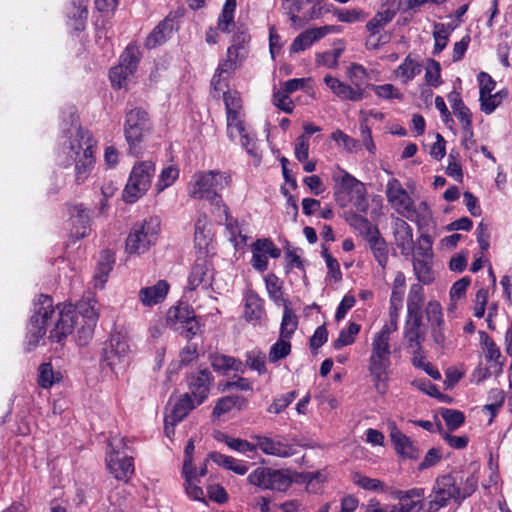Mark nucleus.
<instances>
[{
  "label": "nucleus",
  "instance_id": "nucleus-14",
  "mask_svg": "<svg viewBox=\"0 0 512 512\" xmlns=\"http://www.w3.org/2000/svg\"><path fill=\"white\" fill-rule=\"evenodd\" d=\"M214 279L213 269L210 262L206 259H199L193 265L189 278L188 287L190 290L202 288L209 289Z\"/></svg>",
  "mask_w": 512,
  "mask_h": 512
},
{
  "label": "nucleus",
  "instance_id": "nucleus-11",
  "mask_svg": "<svg viewBox=\"0 0 512 512\" xmlns=\"http://www.w3.org/2000/svg\"><path fill=\"white\" fill-rule=\"evenodd\" d=\"M386 197L388 202L400 215L407 219L413 218L415 213L413 200L397 179L393 178L388 181L386 186Z\"/></svg>",
  "mask_w": 512,
  "mask_h": 512
},
{
  "label": "nucleus",
  "instance_id": "nucleus-49",
  "mask_svg": "<svg viewBox=\"0 0 512 512\" xmlns=\"http://www.w3.org/2000/svg\"><path fill=\"white\" fill-rule=\"evenodd\" d=\"M433 36L435 40L434 54H439L446 46L449 40V28L443 23H435Z\"/></svg>",
  "mask_w": 512,
  "mask_h": 512
},
{
  "label": "nucleus",
  "instance_id": "nucleus-43",
  "mask_svg": "<svg viewBox=\"0 0 512 512\" xmlns=\"http://www.w3.org/2000/svg\"><path fill=\"white\" fill-rule=\"evenodd\" d=\"M217 439L221 442H224L230 449L241 453L255 452L257 449V446H255V444H252L247 440L233 438L226 434H220V436L217 437Z\"/></svg>",
  "mask_w": 512,
  "mask_h": 512
},
{
  "label": "nucleus",
  "instance_id": "nucleus-12",
  "mask_svg": "<svg viewBox=\"0 0 512 512\" xmlns=\"http://www.w3.org/2000/svg\"><path fill=\"white\" fill-rule=\"evenodd\" d=\"M227 129L231 139L239 136L241 145L246 149L247 153L258 160L261 159L255 137L246 132L240 113L227 115Z\"/></svg>",
  "mask_w": 512,
  "mask_h": 512
},
{
  "label": "nucleus",
  "instance_id": "nucleus-28",
  "mask_svg": "<svg viewBox=\"0 0 512 512\" xmlns=\"http://www.w3.org/2000/svg\"><path fill=\"white\" fill-rule=\"evenodd\" d=\"M425 296L421 284L411 285L407 297V312L410 318H422Z\"/></svg>",
  "mask_w": 512,
  "mask_h": 512
},
{
  "label": "nucleus",
  "instance_id": "nucleus-17",
  "mask_svg": "<svg viewBox=\"0 0 512 512\" xmlns=\"http://www.w3.org/2000/svg\"><path fill=\"white\" fill-rule=\"evenodd\" d=\"M255 446L264 454L280 458H288L295 454L294 447L280 439H273L265 436H255Z\"/></svg>",
  "mask_w": 512,
  "mask_h": 512
},
{
  "label": "nucleus",
  "instance_id": "nucleus-41",
  "mask_svg": "<svg viewBox=\"0 0 512 512\" xmlns=\"http://www.w3.org/2000/svg\"><path fill=\"white\" fill-rule=\"evenodd\" d=\"M185 478V491L186 494L193 500L204 501V491L197 485V473L196 470L190 471V473H182Z\"/></svg>",
  "mask_w": 512,
  "mask_h": 512
},
{
  "label": "nucleus",
  "instance_id": "nucleus-61",
  "mask_svg": "<svg viewBox=\"0 0 512 512\" xmlns=\"http://www.w3.org/2000/svg\"><path fill=\"white\" fill-rule=\"evenodd\" d=\"M296 396L297 393L295 391H290L276 398L273 401V403L269 406L268 412L275 414L281 413L288 405H290L294 401Z\"/></svg>",
  "mask_w": 512,
  "mask_h": 512
},
{
  "label": "nucleus",
  "instance_id": "nucleus-64",
  "mask_svg": "<svg viewBox=\"0 0 512 512\" xmlns=\"http://www.w3.org/2000/svg\"><path fill=\"white\" fill-rule=\"evenodd\" d=\"M373 90L375 94L384 99H399L402 100L404 98L403 94L392 84H383L373 86Z\"/></svg>",
  "mask_w": 512,
  "mask_h": 512
},
{
  "label": "nucleus",
  "instance_id": "nucleus-15",
  "mask_svg": "<svg viewBox=\"0 0 512 512\" xmlns=\"http://www.w3.org/2000/svg\"><path fill=\"white\" fill-rule=\"evenodd\" d=\"M333 179L336 182L335 195L339 197L342 194H354L358 199L364 200L366 189L359 180L350 175L348 172L339 169L334 173Z\"/></svg>",
  "mask_w": 512,
  "mask_h": 512
},
{
  "label": "nucleus",
  "instance_id": "nucleus-9",
  "mask_svg": "<svg viewBox=\"0 0 512 512\" xmlns=\"http://www.w3.org/2000/svg\"><path fill=\"white\" fill-rule=\"evenodd\" d=\"M130 352L126 334L115 331L103 348V361L113 371L124 369L128 364Z\"/></svg>",
  "mask_w": 512,
  "mask_h": 512
},
{
  "label": "nucleus",
  "instance_id": "nucleus-46",
  "mask_svg": "<svg viewBox=\"0 0 512 512\" xmlns=\"http://www.w3.org/2000/svg\"><path fill=\"white\" fill-rule=\"evenodd\" d=\"M298 320L292 309L285 305L284 315L281 323V337L290 338L297 329Z\"/></svg>",
  "mask_w": 512,
  "mask_h": 512
},
{
  "label": "nucleus",
  "instance_id": "nucleus-13",
  "mask_svg": "<svg viewBox=\"0 0 512 512\" xmlns=\"http://www.w3.org/2000/svg\"><path fill=\"white\" fill-rule=\"evenodd\" d=\"M94 140L88 130L81 127L75 128L71 133L66 153L72 160L81 159L84 154L93 155Z\"/></svg>",
  "mask_w": 512,
  "mask_h": 512
},
{
  "label": "nucleus",
  "instance_id": "nucleus-25",
  "mask_svg": "<svg viewBox=\"0 0 512 512\" xmlns=\"http://www.w3.org/2000/svg\"><path fill=\"white\" fill-rule=\"evenodd\" d=\"M365 240L379 266L384 270L388 263V247L385 239L381 236L379 230L372 231Z\"/></svg>",
  "mask_w": 512,
  "mask_h": 512
},
{
  "label": "nucleus",
  "instance_id": "nucleus-26",
  "mask_svg": "<svg viewBox=\"0 0 512 512\" xmlns=\"http://www.w3.org/2000/svg\"><path fill=\"white\" fill-rule=\"evenodd\" d=\"M173 29L174 21L169 17H166L147 36L145 46L149 49H152L164 43L171 36Z\"/></svg>",
  "mask_w": 512,
  "mask_h": 512
},
{
  "label": "nucleus",
  "instance_id": "nucleus-44",
  "mask_svg": "<svg viewBox=\"0 0 512 512\" xmlns=\"http://www.w3.org/2000/svg\"><path fill=\"white\" fill-rule=\"evenodd\" d=\"M395 16V12L389 9L378 12L367 22L366 28L372 34H377L380 29L387 25Z\"/></svg>",
  "mask_w": 512,
  "mask_h": 512
},
{
  "label": "nucleus",
  "instance_id": "nucleus-10",
  "mask_svg": "<svg viewBox=\"0 0 512 512\" xmlns=\"http://www.w3.org/2000/svg\"><path fill=\"white\" fill-rule=\"evenodd\" d=\"M149 129L148 114L140 109L130 110L126 115L125 137L130 149H136Z\"/></svg>",
  "mask_w": 512,
  "mask_h": 512
},
{
  "label": "nucleus",
  "instance_id": "nucleus-38",
  "mask_svg": "<svg viewBox=\"0 0 512 512\" xmlns=\"http://www.w3.org/2000/svg\"><path fill=\"white\" fill-rule=\"evenodd\" d=\"M413 270L419 282L422 284H430L434 281V273L431 267V260L414 258Z\"/></svg>",
  "mask_w": 512,
  "mask_h": 512
},
{
  "label": "nucleus",
  "instance_id": "nucleus-31",
  "mask_svg": "<svg viewBox=\"0 0 512 512\" xmlns=\"http://www.w3.org/2000/svg\"><path fill=\"white\" fill-rule=\"evenodd\" d=\"M115 262L113 254L105 250L100 255L96 272L94 274L95 287L102 289L107 281V277L113 268Z\"/></svg>",
  "mask_w": 512,
  "mask_h": 512
},
{
  "label": "nucleus",
  "instance_id": "nucleus-51",
  "mask_svg": "<svg viewBox=\"0 0 512 512\" xmlns=\"http://www.w3.org/2000/svg\"><path fill=\"white\" fill-rule=\"evenodd\" d=\"M432 238L428 234H422L418 241L415 249V258L432 260L433 252H432Z\"/></svg>",
  "mask_w": 512,
  "mask_h": 512
},
{
  "label": "nucleus",
  "instance_id": "nucleus-40",
  "mask_svg": "<svg viewBox=\"0 0 512 512\" xmlns=\"http://www.w3.org/2000/svg\"><path fill=\"white\" fill-rule=\"evenodd\" d=\"M235 8L236 0H226L218 19V29L222 32H230V27L234 25Z\"/></svg>",
  "mask_w": 512,
  "mask_h": 512
},
{
  "label": "nucleus",
  "instance_id": "nucleus-27",
  "mask_svg": "<svg viewBox=\"0 0 512 512\" xmlns=\"http://www.w3.org/2000/svg\"><path fill=\"white\" fill-rule=\"evenodd\" d=\"M451 108L454 115L461 122L462 128L469 136L473 135L470 110L464 105L458 93H451L449 96Z\"/></svg>",
  "mask_w": 512,
  "mask_h": 512
},
{
  "label": "nucleus",
  "instance_id": "nucleus-62",
  "mask_svg": "<svg viewBox=\"0 0 512 512\" xmlns=\"http://www.w3.org/2000/svg\"><path fill=\"white\" fill-rule=\"evenodd\" d=\"M341 53V49H334L318 54L316 56V63L327 68H335L338 65V59Z\"/></svg>",
  "mask_w": 512,
  "mask_h": 512
},
{
  "label": "nucleus",
  "instance_id": "nucleus-63",
  "mask_svg": "<svg viewBox=\"0 0 512 512\" xmlns=\"http://www.w3.org/2000/svg\"><path fill=\"white\" fill-rule=\"evenodd\" d=\"M405 284H406V278L403 272H398L395 276V279L393 281V287H392V293H391V300L396 303V305L399 304V302L403 301V295L405 291Z\"/></svg>",
  "mask_w": 512,
  "mask_h": 512
},
{
  "label": "nucleus",
  "instance_id": "nucleus-6",
  "mask_svg": "<svg viewBox=\"0 0 512 512\" xmlns=\"http://www.w3.org/2000/svg\"><path fill=\"white\" fill-rule=\"evenodd\" d=\"M155 165L151 161H142L134 165L123 191V200L134 203L142 197L151 185Z\"/></svg>",
  "mask_w": 512,
  "mask_h": 512
},
{
  "label": "nucleus",
  "instance_id": "nucleus-24",
  "mask_svg": "<svg viewBox=\"0 0 512 512\" xmlns=\"http://www.w3.org/2000/svg\"><path fill=\"white\" fill-rule=\"evenodd\" d=\"M244 301V319L253 325L259 324L265 315L263 300L254 291L247 290Z\"/></svg>",
  "mask_w": 512,
  "mask_h": 512
},
{
  "label": "nucleus",
  "instance_id": "nucleus-18",
  "mask_svg": "<svg viewBox=\"0 0 512 512\" xmlns=\"http://www.w3.org/2000/svg\"><path fill=\"white\" fill-rule=\"evenodd\" d=\"M390 431V438L394 444L395 450L398 454L407 458H418L420 451L414 442L403 434L394 422L388 424Z\"/></svg>",
  "mask_w": 512,
  "mask_h": 512
},
{
  "label": "nucleus",
  "instance_id": "nucleus-21",
  "mask_svg": "<svg viewBox=\"0 0 512 512\" xmlns=\"http://www.w3.org/2000/svg\"><path fill=\"white\" fill-rule=\"evenodd\" d=\"M399 504L395 507L402 512H420L424 507V489L413 488L397 493Z\"/></svg>",
  "mask_w": 512,
  "mask_h": 512
},
{
  "label": "nucleus",
  "instance_id": "nucleus-7",
  "mask_svg": "<svg viewBox=\"0 0 512 512\" xmlns=\"http://www.w3.org/2000/svg\"><path fill=\"white\" fill-rule=\"evenodd\" d=\"M109 451L106 456V465L115 479L128 482L134 473L133 458L124 454L126 447L124 439L112 438L109 440Z\"/></svg>",
  "mask_w": 512,
  "mask_h": 512
},
{
  "label": "nucleus",
  "instance_id": "nucleus-56",
  "mask_svg": "<svg viewBox=\"0 0 512 512\" xmlns=\"http://www.w3.org/2000/svg\"><path fill=\"white\" fill-rule=\"evenodd\" d=\"M291 352V345L288 341H285L282 337L275 344L272 345L269 351V361L277 362L288 356Z\"/></svg>",
  "mask_w": 512,
  "mask_h": 512
},
{
  "label": "nucleus",
  "instance_id": "nucleus-48",
  "mask_svg": "<svg viewBox=\"0 0 512 512\" xmlns=\"http://www.w3.org/2000/svg\"><path fill=\"white\" fill-rule=\"evenodd\" d=\"M134 72L119 64L110 70V80L114 87L120 89L126 86L127 80Z\"/></svg>",
  "mask_w": 512,
  "mask_h": 512
},
{
  "label": "nucleus",
  "instance_id": "nucleus-45",
  "mask_svg": "<svg viewBox=\"0 0 512 512\" xmlns=\"http://www.w3.org/2000/svg\"><path fill=\"white\" fill-rule=\"evenodd\" d=\"M360 332V325L351 322L347 329H343L339 333V337L335 340L333 346L335 349H340L354 343L356 335Z\"/></svg>",
  "mask_w": 512,
  "mask_h": 512
},
{
  "label": "nucleus",
  "instance_id": "nucleus-52",
  "mask_svg": "<svg viewBox=\"0 0 512 512\" xmlns=\"http://www.w3.org/2000/svg\"><path fill=\"white\" fill-rule=\"evenodd\" d=\"M97 302L88 300V301H81L78 306V312L81 314V316L86 319V324H94L96 323L98 319V309H97Z\"/></svg>",
  "mask_w": 512,
  "mask_h": 512
},
{
  "label": "nucleus",
  "instance_id": "nucleus-4",
  "mask_svg": "<svg viewBox=\"0 0 512 512\" xmlns=\"http://www.w3.org/2000/svg\"><path fill=\"white\" fill-rule=\"evenodd\" d=\"M371 354L368 359V371L380 393L386 390L388 371L391 365L390 341L374 336L371 344Z\"/></svg>",
  "mask_w": 512,
  "mask_h": 512
},
{
  "label": "nucleus",
  "instance_id": "nucleus-57",
  "mask_svg": "<svg viewBox=\"0 0 512 512\" xmlns=\"http://www.w3.org/2000/svg\"><path fill=\"white\" fill-rule=\"evenodd\" d=\"M179 170L174 166H168L164 168L159 176V180L156 184L158 191H162L165 188L169 187L173 184V182L178 178Z\"/></svg>",
  "mask_w": 512,
  "mask_h": 512
},
{
  "label": "nucleus",
  "instance_id": "nucleus-33",
  "mask_svg": "<svg viewBox=\"0 0 512 512\" xmlns=\"http://www.w3.org/2000/svg\"><path fill=\"white\" fill-rule=\"evenodd\" d=\"M208 459L212 460L215 464L231 470L238 475H244L248 471V467L242 462L231 456L223 455L219 452H211L208 454Z\"/></svg>",
  "mask_w": 512,
  "mask_h": 512
},
{
  "label": "nucleus",
  "instance_id": "nucleus-35",
  "mask_svg": "<svg viewBox=\"0 0 512 512\" xmlns=\"http://www.w3.org/2000/svg\"><path fill=\"white\" fill-rule=\"evenodd\" d=\"M194 318L195 313L188 305L179 304L169 309L167 320L174 329L180 330L184 323Z\"/></svg>",
  "mask_w": 512,
  "mask_h": 512
},
{
  "label": "nucleus",
  "instance_id": "nucleus-47",
  "mask_svg": "<svg viewBox=\"0 0 512 512\" xmlns=\"http://www.w3.org/2000/svg\"><path fill=\"white\" fill-rule=\"evenodd\" d=\"M440 414L450 431H454L459 428L465 420L464 414L459 410L441 408Z\"/></svg>",
  "mask_w": 512,
  "mask_h": 512
},
{
  "label": "nucleus",
  "instance_id": "nucleus-50",
  "mask_svg": "<svg viewBox=\"0 0 512 512\" xmlns=\"http://www.w3.org/2000/svg\"><path fill=\"white\" fill-rule=\"evenodd\" d=\"M352 480L354 482V484H356L357 486L365 489V490H369V491H377V490H381V491H384L385 490V484L378 480V479H374V478H369L365 475H362L361 473H354L352 475Z\"/></svg>",
  "mask_w": 512,
  "mask_h": 512
},
{
  "label": "nucleus",
  "instance_id": "nucleus-37",
  "mask_svg": "<svg viewBox=\"0 0 512 512\" xmlns=\"http://www.w3.org/2000/svg\"><path fill=\"white\" fill-rule=\"evenodd\" d=\"M245 58L244 52H234V48H228L227 58L221 61L217 67L219 74H224L227 78L237 69L241 61Z\"/></svg>",
  "mask_w": 512,
  "mask_h": 512
},
{
  "label": "nucleus",
  "instance_id": "nucleus-30",
  "mask_svg": "<svg viewBox=\"0 0 512 512\" xmlns=\"http://www.w3.org/2000/svg\"><path fill=\"white\" fill-rule=\"evenodd\" d=\"M196 401L191 398L189 393H185L182 395L174 404L171 413L169 414L171 420V425L175 426L178 422L182 421L191 410H193L196 406Z\"/></svg>",
  "mask_w": 512,
  "mask_h": 512
},
{
  "label": "nucleus",
  "instance_id": "nucleus-32",
  "mask_svg": "<svg viewBox=\"0 0 512 512\" xmlns=\"http://www.w3.org/2000/svg\"><path fill=\"white\" fill-rule=\"evenodd\" d=\"M422 71V65L410 55L394 71L396 77L400 78L402 83L407 84Z\"/></svg>",
  "mask_w": 512,
  "mask_h": 512
},
{
  "label": "nucleus",
  "instance_id": "nucleus-42",
  "mask_svg": "<svg viewBox=\"0 0 512 512\" xmlns=\"http://www.w3.org/2000/svg\"><path fill=\"white\" fill-rule=\"evenodd\" d=\"M347 222L350 226L358 230L364 238H367L369 235L372 234V231L378 230V228L373 225L367 218L351 213L346 218Z\"/></svg>",
  "mask_w": 512,
  "mask_h": 512
},
{
  "label": "nucleus",
  "instance_id": "nucleus-58",
  "mask_svg": "<svg viewBox=\"0 0 512 512\" xmlns=\"http://www.w3.org/2000/svg\"><path fill=\"white\" fill-rule=\"evenodd\" d=\"M223 98L227 115L241 113L242 101L237 92H224Z\"/></svg>",
  "mask_w": 512,
  "mask_h": 512
},
{
  "label": "nucleus",
  "instance_id": "nucleus-34",
  "mask_svg": "<svg viewBox=\"0 0 512 512\" xmlns=\"http://www.w3.org/2000/svg\"><path fill=\"white\" fill-rule=\"evenodd\" d=\"M209 223L205 215H200L195 223L194 242L195 247L200 251H206L211 242Z\"/></svg>",
  "mask_w": 512,
  "mask_h": 512
},
{
  "label": "nucleus",
  "instance_id": "nucleus-2",
  "mask_svg": "<svg viewBox=\"0 0 512 512\" xmlns=\"http://www.w3.org/2000/svg\"><path fill=\"white\" fill-rule=\"evenodd\" d=\"M477 483L478 480L474 475H470L466 479L456 472L439 476L430 494L428 512H437L451 501L460 504L474 493Z\"/></svg>",
  "mask_w": 512,
  "mask_h": 512
},
{
  "label": "nucleus",
  "instance_id": "nucleus-22",
  "mask_svg": "<svg viewBox=\"0 0 512 512\" xmlns=\"http://www.w3.org/2000/svg\"><path fill=\"white\" fill-rule=\"evenodd\" d=\"M324 82L342 100L360 101L363 99L364 92L359 86L352 87L330 75L324 78Z\"/></svg>",
  "mask_w": 512,
  "mask_h": 512
},
{
  "label": "nucleus",
  "instance_id": "nucleus-16",
  "mask_svg": "<svg viewBox=\"0 0 512 512\" xmlns=\"http://www.w3.org/2000/svg\"><path fill=\"white\" fill-rule=\"evenodd\" d=\"M212 383L213 377L208 369H202L189 378V394L196 404H201L208 397Z\"/></svg>",
  "mask_w": 512,
  "mask_h": 512
},
{
  "label": "nucleus",
  "instance_id": "nucleus-55",
  "mask_svg": "<svg viewBox=\"0 0 512 512\" xmlns=\"http://www.w3.org/2000/svg\"><path fill=\"white\" fill-rule=\"evenodd\" d=\"M273 104L280 110L285 113H292L294 109V103L290 99V94H288L282 87H280L273 94Z\"/></svg>",
  "mask_w": 512,
  "mask_h": 512
},
{
  "label": "nucleus",
  "instance_id": "nucleus-54",
  "mask_svg": "<svg viewBox=\"0 0 512 512\" xmlns=\"http://www.w3.org/2000/svg\"><path fill=\"white\" fill-rule=\"evenodd\" d=\"M413 320L411 326L405 332V338L411 349H421L420 345V326L422 318H411Z\"/></svg>",
  "mask_w": 512,
  "mask_h": 512
},
{
  "label": "nucleus",
  "instance_id": "nucleus-59",
  "mask_svg": "<svg viewBox=\"0 0 512 512\" xmlns=\"http://www.w3.org/2000/svg\"><path fill=\"white\" fill-rule=\"evenodd\" d=\"M323 257L328 268L327 277L330 280H333L334 282H339L342 279V273L337 259H335L331 254H329L326 248H324L323 250Z\"/></svg>",
  "mask_w": 512,
  "mask_h": 512
},
{
  "label": "nucleus",
  "instance_id": "nucleus-36",
  "mask_svg": "<svg viewBox=\"0 0 512 512\" xmlns=\"http://www.w3.org/2000/svg\"><path fill=\"white\" fill-rule=\"evenodd\" d=\"M246 405L245 398L238 395H230L220 398L212 411L214 417L219 418L221 415L229 412L233 407H237L239 410L243 409Z\"/></svg>",
  "mask_w": 512,
  "mask_h": 512
},
{
  "label": "nucleus",
  "instance_id": "nucleus-3",
  "mask_svg": "<svg viewBox=\"0 0 512 512\" xmlns=\"http://www.w3.org/2000/svg\"><path fill=\"white\" fill-rule=\"evenodd\" d=\"M231 177L227 172L209 170L196 172L188 183L187 192L193 199H205L217 209L224 208L226 220H228L227 207L224 205L219 191L228 187Z\"/></svg>",
  "mask_w": 512,
  "mask_h": 512
},
{
  "label": "nucleus",
  "instance_id": "nucleus-1",
  "mask_svg": "<svg viewBox=\"0 0 512 512\" xmlns=\"http://www.w3.org/2000/svg\"><path fill=\"white\" fill-rule=\"evenodd\" d=\"M57 312L53 308V300L48 295H40L35 303V312L28 324L29 344L36 346L39 340L46 334L48 321L56 318L55 327L51 330L49 338L55 342H61L73 331L75 324V310L71 305L57 306Z\"/></svg>",
  "mask_w": 512,
  "mask_h": 512
},
{
  "label": "nucleus",
  "instance_id": "nucleus-5",
  "mask_svg": "<svg viewBox=\"0 0 512 512\" xmlns=\"http://www.w3.org/2000/svg\"><path fill=\"white\" fill-rule=\"evenodd\" d=\"M160 231V220L157 217L145 219L133 226L129 233L125 249L128 254H143L156 243Z\"/></svg>",
  "mask_w": 512,
  "mask_h": 512
},
{
  "label": "nucleus",
  "instance_id": "nucleus-29",
  "mask_svg": "<svg viewBox=\"0 0 512 512\" xmlns=\"http://www.w3.org/2000/svg\"><path fill=\"white\" fill-rule=\"evenodd\" d=\"M88 1L89 0H71L67 14L71 21V26L76 31H82L85 27V22L88 16Z\"/></svg>",
  "mask_w": 512,
  "mask_h": 512
},
{
  "label": "nucleus",
  "instance_id": "nucleus-53",
  "mask_svg": "<svg viewBox=\"0 0 512 512\" xmlns=\"http://www.w3.org/2000/svg\"><path fill=\"white\" fill-rule=\"evenodd\" d=\"M140 60V51L137 46L135 45H129L123 54L121 55V62L120 64L122 66L127 67L129 70H132V72H135L137 69V65Z\"/></svg>",
  "mask_w": 512,
  "mask_h": 512
},
{
  "label": "nucleus",
  "instance_id": "nucleus-19",
  "mask_svg": "<svg viewBox=\"0 0 512 512\" xmlns=\"http://www.w3.org/2000/svg\"><path fill=\"white\" fill-rule=\"evenodd\" d=\"M69 214L72 222V237L76 239L85 237L90 231V212L82 204H77L69 208Z\"/></svg>",
  "mask_w": 512,
  "mask_h": 512
},
{
  "label": "nucleus",
  "instance_id": "nucleus-23",
  "mask_svg": "<svg viewBox=\"0 0 512 512\" xmlns=\"http://www.w3.org/2000/svg\"><path fill=\"white\" fill-rule=\"evenodd\" d=\"M394 239L402 255L407 256L413 252V231L410 225L403 219H397L394 223Z\"/></svg>",
  "mask_w": 512,
  "mask_h": 512
},
{
  "label": "nucleus",
  "instance_id": "nucleus-8",
  "mask_svg": "<svg viewBox=\"0 0 512 512\" xmlns=\"http://www.w3.org/2000/svg\"><path fill=\"white\" fill-rule=\"evenodd\" d=\"M248 481L263 490L284 492L289 489L293 480L288 470L258 467L249 474Z\"/></svg>",
  "mask_w": 512,
  "mask_h": 512
},
{
  "label": "nucleus",
  "instance_id": "nucleus-60",
  "mask_svg": "<svg viewBox=\"0 0 512 512\" xmlns=\"http://www.w3.org/2000/svg\"><path fill=\"white\" fill-rule=\"evenodd\" d=\"M315 40L312 37V32L306 30L300 33L293 41L290 47L292 53H298L309 48Z\"/></svg>",
  "mask_w": 512,
  "mask_h": 512
},
{
  "label": "nucleus",
  "instance_id": "nucleus-20",
  "mask_svg": "<svg viewBox=\"0 0 512 512\" xmlns=\"http://www.w3.org/2000/svg\"><path fill=\"white\" fill-rule=\"evenodd\" d=\"M169 284L159 280L152 286L143 287L138 292L139 301L145 307H152L163 302L169 292Z\"/></svg>",
  "mask_w": 512,
  "mask_h": 512
},
{
  "label": "nucleus",
  "instance_id": "nucleus-39",
  "mask_svg": "<svg viewBox=\"0 0 512 512\" xmlns=\"http://www.w3.org/2000/svg\"><path fill=\"white\" fill-rule=\"evenodd\" d=\"M75 163V179L78 184L83 183L89 176L95 159L94 155L90 154H84V157L77 160H72Z\"/></svg>",
  "mask_w": 512,
  "mask_h": 512
}]
</instances>
